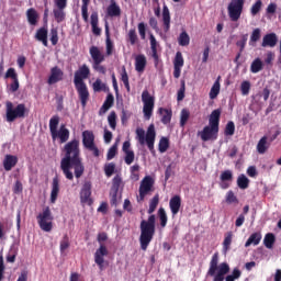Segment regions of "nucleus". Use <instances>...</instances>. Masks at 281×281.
Listing matches in <instances>:
<instances>
[{
	"label": "nucleus",
	"mask_w": 281,
	"mask_h": 281,
	"mask_svg": "<svg viewBox=\"0 0 281 281\" xmlns=\"http://www.w3.org/2000/svg\"><path fill=\"white\" fill-rule=\"evenodd\" d=\"M63 150L65 156L60 161L61 172L68 181H74V172H71V168H74L76 179H80L85 175V165L80 158V140L75 138L68 142Z\"/></svg>",
	"instance_id": "f257e3e1"
},
{
	"label": "nucleus",
	"mask_w": 281,
	"mask_h": 281,
	"mask_svg": "<svg viewBox=\"0 0 281 281\" xmlns=\"http://www.w3.org/2000/svg\"><path fill=\"white\" fill-rule=\"evenodd\" d=\"M227 273H229V265L227 262H222L218 266V252H214L211 258L206 276L213 278V281H235L238 280V278L241 276V272L238 270V268H235L232 274L227 276Z\"/></svg>",
	"instance_id": "f03ea898"
},
{
	"label": "nucleus",
	"mask_w": 281,
	"mask_h": 281,
	"mask_svg": "<svg viewBox=\"0 0 281 281\" xmlns=\"http://www.w3.org/2000/svg\"><path fill=\"white\" fill-rule=\"evenodd\" d=\"M90 74H91V70L89 69V66H87V64H83L75 72V78H74L75 89L79 95V100L83 109L87 108V102H89V98H90L89 88L87 87V83H85V80L89 78Z\"/></svg>",
	"instance_id": "7ed1b4c3"
},
{
	"label": "nucleus",
	"mask_w": 281,
	"mask_h": 281,
	"mask_svg": "<svg viewBox=\"0 0 281 281\" xmlns=\"http://www.w3.org/2000/svg\"><path fill=\"white\" fill-rule=\"evenodd\" d=\"M156 221L157 218L154 214H151L147 220H143L140 222L139 245L143 251H146V249H148V246L150 245V243H153V238H155Z\"/></svg>",
	"instance_id": "20e7f679"
},
{
	"label": "nucleus",
	"mask_w": 281,
	"mask_h": 281,
	"mask_svg": "<svg viewBox=\"0 0 281 281\" xmlns=\"http://www.w3.org/2000/svg\"><path fill=\"white\" fill-rule=\"evenodd\" d=\"M221 124V109L214 110L209 117V125L200 132L202 142H214L218 139V126Z\"/></svg>",
	"instance_id": "39448f33"
},
{
	"label": "nucleus",
	"mask_w": 281,
	"mask_h": 281,
	"mask_svg": "<svg viewBox=\"0 0 281 281\" xmlns=\"http://www.w3.org/2000/svg\"><path fill=\"white\" fill-rule=\"evenodd\" d=\"M58 124H60V116L53 115L49 120V131L53 142H56V139H59L60 144H66V142H69V128L65 124H61L58 130Z\"/></svg>",
	"instance_id": "423d86ee"
},
{
	"label": "nucleus",
	"mask_w": 281,
	"mask_h": 281,
	"mask_svg": "<svg viewBox=\"0 0 281 281\" xmlns=\"http://www.w3.org/2000/svg\"><path fill=\"white\" fill-rule=\"evenodd\" d=\"M27 113H30V110H27L24 103H19L14 108L12 101L5 102V121L10 124L16 122V120H23Z\"/></svg>",
	"instance_id": "0eeeda50"
},
{
	"label": "nucleus",
	"mask_w": 281,
	"mask_h": 281,
	"mask_svg": "<svg viewBox=\"0 0 281 281\" xmlns=\"http://www.w3.org/2000/svg\"><path fill=\"white\" fill-rule=\"evenodd\" d=\"M136 137L140 146L147 144L148 149L150 153H155V137H157V133L155 132V125L150 124L147 128V133L144 128L136 130Z\"/></svg>",
	"instance_id": "6e6552de"
},
{
	"label": "nucleus",
	"mask_w": 281,
	"mask_h": 281,
	"mask_svg": "<svg viewBox=\"0 0 281 281\" xmlns=\"http://www.w3.org/2000/svg\"><path fill=\"white\" fill-rule=\"evenodd\" d=\"M54 215L49 206L43 209L42 213L37 215V223L42 232H52L54 229Z\"/></svg>",
	"instance_id": "1a4fd4ad"
},
{
	"label": "nucleus",
	"mask_w": 281,
	"mask_h": 281,
	"mask_svg": "<svg viewBox=\"0 0 281 281\" xmlns=\"http://www.w3.org/2000/svg\"><path fill=\"white\" fill-rule=\"evenodd\" d=\"M245 8V0H231L227 11H228V16L231 21L236 23L243 15V10Z\"/></svg>",
	"instance_id": "9d476101"
},
{
	"label": "nucleus",
	"mask_w": 281,
	"mask_h": 281,
	"mask_svg": "<svg viewBox=\"0 0 281 281\" xmlns=\"http://www.w3.org/2000/svg\"><path fill=\"white\" fill-rule=\"evenodd\" d=\"M143 113L145 120L153 117V111L155 110V97L150 95L148 90H144L142 93Z\"/></svg>",
	"instance_id": "9b49d317"
},
{
	"label": "nucleus",
	"mask_w": 281,
	"mask_h": 281,
	"mask_svg": "<svg viewBox=\"0 0 281 281\" xmlns=\"http://www.w3.org/2000/svg\"><path fill=\"white\" fill-rule=\"evenodd\" d=\"M153 186H155V180L150 176H146L142 181L138 189L139 200L144 201L149 192H153Z\"/></svg>",
	"instance_id": "f8f14e48"
},
{
	"label": "nucleus",
	"mask_w": 281,
	"mask_h": 281,
	"mask_svg": "<svg viewBox=\"0 0 281 281\" xmlns=\"http://www.w3.org/2000/svg\"><path fill=\"white\" fill-rule=\"evenodd\" d=\"M104 256H109V249H106L104 244H101L94 252V262L98 265L100 271H104Z\"/></svg>",
	"instance_id": "ddd939ff"
},
{
	"label": "nucleus",
	"mask_w": 281,
	"mask_h": 281,
	"mask_svg": "<svg viewBox=\"0 0 281 281\" xmlns=\"http://www.w3.org/2000/svg\"><path fill=\"white\" fill-rule=\"evenodd\" d=\"M64 78H65V72L63 71V69H60V67L58 66H54L50 69V75L47 79V85H56L63 81Z\"/></svg>",
	"instance_id": "4468645a"
},
{
	"label": "nucleus",
	"mask_w": 281,
	"mask_h": 281,
	"mask_svg": "<svg viewBox=\"0 0 281 281\" xmlns=\"http://www.w3.org/2000/svg\"><path fill=\"white\" fill-rule=\"evenodd\" d=\"M80 201L87 205H93V199H91V182L87 181L83 183L80 192Z\"/></svg>",
	"instance_id": "2eb2a0df"
},
{
	"label": "nucleus",
	"mask_w": 281,
	"mask_h": 281,
	"mask_svg": "<svg viewBox=\"0 0 281 281\" xmlns=\"http://www.w3.org/2000/svg\"><path fill=\"white\" fill-rule=\"evenodd\" d=\"M169 207L172 216H177L181 210V195H173L169 201Z\"/></svg>",
	"instance_id": "dca6fc26"
},
{
	"label": "nucleus",
	"mask_w": 281,
	"mask_h": 281,
	"mask_svg": "<svg viewBox=\"0 0 281 281\" xmlns=\"http://www.w3.org/2000/svg\"><path fill=\"white\" fill-rule=\"evenodd\" d=\"M278 45V35L276 33H268L263 36L261 47H276Z\"/></svg>",
	"instance_id": "f3484780"
},
{
	"label": "nucleus",
	"mask_w": 281,
	"mask_h": 281,
	"mask_svg": "<svg viewBox=\"0 0 281 281\" xmlns=\"http://www.w3.org/2000/svg\"><path fill=\"white\" fill-rule=\"evenodd\" d=\"M58 192H60V180L58 179V176H56L53 178L52 182L50 203H56Z\"/></svg>",
	"instance_id": "a211bd4d"
},
{
	"label": "nucleus",
	"mask_w": 281,
	"mask_h": 281,
	"mask_svg": "<svg viewBox=\"0 0 281 281\" xmlns=\"http://www.w3.org/2000/svg\"><path fill=\"white\" fill-rule=\"evenodd\" d=\"M95 144V135L91 131L82 132V145L83 148H89Z\"/></svg>",
	"instance_id": "6ab92c4d"
},
{
	"label": "nucleus",
	"mask_w": 281,
	"mask_h": 281,
	"mask_svg": "<svg viewBox=\"0 0 281 281\" xmlns=\"http://www.w3.org/2000/svg\"><path fill=\"white\" fill-rule=\"evenodd\" d=\"M149 43H150V49H151V58H154V63L156 66L159 65V54L157 53V38H155V35L150 34L149 35Z\"/></svg>",
	"instance_id": "aec40b11"
},
{
	"label": "nucleus",
	"mask_w": 281,
	"mask_h": 281,
	"mask_svg": "<svg viewBox=\"0 0 281 281\" xmlns=\"http://www.w3.org/2000/svg\"><path fill=\"white\" fill-rule=\"evenodd\" d=\"M106 14L112 19L115 16H122V9L117 5L115 0H110V5L106 8Z\"/></svg>",
	"instance_id": "412c9836"
},
{
	"label": "nucleus",
	"mask_w": 281,
	"mask_h": 281,
	"mask_svg": "<svg viewBox=\"0 0 281 281\" xmlns=\"http://www.w3.org/2000/svg\"><path fill=\"white\" fill-rule=\"evenodd\" d=\"M89 52L93 60L92 65H95L98 63H104V54H102L98 46H91Z\"/></svg>",
	"instance_id": "4be33fe9"
},
{
	"label": "nucleus",
	"mask_w": 281,
	"mask_h": 281,
	"mask_svg": "<svg viewBox=\"0 0 281 281\" xmlns=\"http://www.w3.org/2000/svg\"><path fill=\"white\" fill-rule=\"evenodd\" d=\"M16 164H19V158L16 156L7 155L3 160V168L7 172H10Z\"/></svg>",
	"instance_id": "5701e85b"
},
{
	"label": "nucleus",
	"mask_w": 281,
	"mask_h": 281,
	"mask_svg": "<svg viewBox=\"0 0 281 281\" xmlns=\"http://www.w3.org/2000/svg\"><path fill=\"white\" fill-rule=\"evenodd\" d=\"M162 24H164V32H170V9L166 3L162 7Z\"/></svg>",
	"instance_id": "b1692460"
},
{
	"label": "nucleus",
	"mask_w": 281,
	"mask_h": 281,
	"mask_svg": "<svg viewBox=\"0 0 281 281\" xmlns=\"http://www.w3.org/2000/svg\"><path fill=\"white\" fill-rule=\"evenodd\" d=\"M90 19H91L90 23L92 27V34H94V36H100L102 34V29L98 26V23H99L98 12H93Z\"/></svg>",
	"instance_id": "393cba45"
},
{
	"label": "nucleus",
	"mask_w": 281,
	"mask_h": 281,
	"mask_svg": "<svg viewBox=\"0 0 281 281\" xmlns=\"http://www.w3.org/2000/svg\"><path fill=\"white\" fill-rule=\"evenodd\" d=\"M26 19L30 25H37L38 24V12L34 8H30L26 11Z\"/></svg>",
	"instance_id": "a878e982"
},
{
	"label": "nucleus",
	"mask_w": 281,
	"mask_h": 281,
	"mask_svg": "<svg viewBox=\"0 0 281 281\" xmlns=\"http://www.w3.org/2000/svg\"><path fill=\"white\" fill-rule=\"evenodd\" d=\"M146 56L145 55H137L135 58V70L138 74H143L144 69H146Z\"/></svg>",
	"instance_id": "bb28decb"
},
{
	"label": "nucleus",
	"mask_w": 281,
	"mask_h": 281,
	"mask_svg": "<svg viewBox=\"0 0 281 281\" xmlns=\"http://www.w3.org/2000/svg\"><path fill=\"white\" fill-rule=\"evenodd\" d=\"M221 93V76L217 77L210 91V99L216 100Z\"/></svg>",
	"instance_id": "cd10ccee"
},
{
	"label": "nucleus",
	"mask_w": 281,
	"mask_h": 281,
	"mask_svg": "<svg viewBox=\"0 0 281 281\" xmlns=\"http://www.w3.org/2000/svg\"><path fill=\"white\" fill-rule=\"evenodd\" d=\"M35 38H36V41H40L44 45V47H47L48 46L47 29H45V26L38 29L35 34Z\"/></svg>",
	"instance_id": "c85d7f7f"
},
{
	"label": "nucleus",
	"mask_w": 281,
	"mask_h": 281,
	"mask_svg": "<svg viewBox=\"0 0 281 281\" xmlns=\"http://www.w3.org/2000/svg\"><path fill=\"white\" fill-rule=\"evenodd\" d=\"M268 137L267 136H262L260 138V140L257 144V153H259V155H265V153H267V150H269V142H268Z\"/></svg>",
	"instance_id": "c756f323"
},
{
	"label": "nucleus",
	"mask_w": 281,
	"mask_h": 281,
	"mask_svg": "<svg viewBox=\"0 0 281 281\" xmlns=\"http://www.w3.org/2000/svg\"><path fill=\"white\" fill-rule=\"evenodd\" d=\"M113 102H115V98L113 94H108L105 101L103 102L102 106L100 108V115L106 113L111 106H113Z\"/></svg>",
	"instance_id": "7c9ffc66"
},
{
	"label": "nucleus",
	"mask_w": 281,
	"mask_h": 281,
	"mask_svg": "<svg viewBox=\"0 0 281 281\" xmlns=\"http://www.w3.org/2000/svg\"><path fill=\"white\" fill-rule=\"evenodd\" d=\"M159 113L161 114V123L162 124H170L171 120H172V111L168 110L166 108H160Z\"/></svg>",
	"instance_id": "2f4dec72"
},
{
	"label": "nucleus",
	"mask_w": 281,
	"mask_h": 281,
	"mask_svg": "<svg viewBox=\"0 0 281 281\" xmlns=\"http://www.w3.org/2000/svg\"><path fill=\"white\" fill-rule=\"evenodd\" d=\"M260 240H262V235L260 233H252L247 239L245 247H251V245H260Z\"/></svg>",
	"instance_id": "473e14b6"
},
{
	"label": "nucleus",
	"mask_w": 281,
	"mask_h": 281,
	"mask_svg": "<svg viewBox=\"0 0 281 281\" xmlns=\"http://www.w3.org/2000/svg\"><path fill=\"white\" fill-rule=\"evenodd\" d=\"M105 35H106V40H105L106 56H112L114 45H113V41H111V35L109 33V25H105Z\"/></svg>",
	"instance_id": "72a5a7b5"
},
{
	"label": "nucleus",
	"mask_w": 281,
	"mask_h": 281,
	"mask_svg": "<svg viewBox=\"0 0 281 281\" xmlns=\"http://www.w3.org/2000/svg\"><path fill=\"white\" fill-rule=\"evenodd\" d=\"M233 238H234V233L232 231L227 232L224 235L223 251H225V254H227V250L231 249Z\"/></svg>",
	"instance_id": "f704fd0d"
},
{
	"label": "nucleus",
	"mask_w": 281,
	"mask_h": 281,
	"mask_svg": "<svg viewBox=\"0 0 281 281\" xmlns=\"http://www.w3.org/2000/svg\"><path fill=\"white\" fill-rule=\"evenodd\" d=\"M53 14L56 23H63L65 21L67 13H65V8H57L53 10Z\"/></svg>",
	"instance_id": "c9c22d12"
},
{
	"label": "nucleus",
	"mask_w": 281,
	"mask_h": 281,
	"mask_svg": "<svg viewBox=\"0 0 281 281\" xmlns=\"http://www.w3.org/2000/svg\"><path fill=\"white\" fill-rule=\"evenodd\" d=\"M263 245L267 249H273V245H276V235L273 233L266 234Z\"/></svg>",
	"instance_id": "e433bc0d"
},
{
	"label": "nucleus",
	"mask_w": 281,
	"mask_h": 281,
	"mask_svg": "<svg viewBox=\"0 0 281 281\" xmlns=\"http://www.w3.org/2000/svg\"><path fill=\"white\" fill-rule=\"evenodd\" d=\"M263 67H265V64H262V60L260 58H256L250 65V71L251 74H258L262 71Z\"/></svg>",
	"instance_id": "4c0bfd02"
},
{
	"label": "nucleus",
	"mask_w": 281,
	"mask_h": 281,
	"mask_svg": "<svg viewBox=\"0 0 281 281\" xmlns=\"http://www.w3.org/2000/svg\"><path fill=\"white\" fill-rule=\"evenodd\" d=\"M81 16L83 21L87 23L89 21V4L91 3V0H81Z\"/></svg>",
	"instance_id": "58836bf2"
},
{
	"label": "nucleus",
	"mask_w": 281,
	"mask_h": 281,
	"mask_svg": "<svg viewBox=\"0 0 281 281\" xmlns=\"http://www.w3.org/2000/svg\"><path fill=\"white\" fill-rule=\"evenodd\" d=\"M237 186L240 190H247L249 188V178L245 175H239L237 178Z\"/></svg>",
	"instance_id": "ea45409f"
},
{
	"label": "nucleus",
	"mask_w": 281,
	"mask_h": 281,
	"mask_svg": "<svg viewBox=\"0 0 281 281\" xmlns=\"http://www.w3.org/2000/svg\"><path fill=\"white\" fill-rule=\"evenodd\" d=\"M121 80L127 92H131V83L128 82V72H126V66L122 67L121 70Z\"/></svg>",
	"instance_id": "a19ab883"
},
{
	"label": "nucleus",
	"mask_w": 281,
	"mask_h": 281,
	"mask_svg": "<svg viewBox=\"0 0 281 281\" xmlns=\"http://www.w3.org/2000/svg\"><path fill=\"white\" fill-rule=\"evenodd\" d=\"M178 43L181 47H188V45H190V35H188V32L183 31L180 33Z\"/></svg>",
	"instance_id": "79ce46f5"
},
{
	"label": "nucleus",
	"mask_w": 281,
	"mask_h": 281,
	"mask_svg": "<svg viewBox=\"0 0 281 281\" xmlns=\"http://www.w3.org/2000/svg\"><path fill=\"white\" fill-rule=\"evenodd\" d=\"M188 120H190V110L182 109L180 112V126L181 128L186 127V124H188Z\"/></svg>",
	"instance_id": "37998d69"
},
{
	"label": "nucleus",
	"mask_w": 281,
	"mask_h": 281,
	"mask_svg": "<svg viewBox=\"0 0 281 281\" xmlns=\"http://www.w3.org/2000/svg\"><path fill=\"white\" fill-rule=\"evenodd\" d=\"M158 217L160 222V227H166V225H168V215L166 214V210L164 207H160L158 210Z\"/></svg>",
	"instance_id": "c03bdc74"
},
{
	"label": "nucleus",
	"mask_w": 281,
	"mask_h": 281,
	"mask_svg": "<svg viewBox=\"0 0 281 281\" xmlns=\"http://www.w3.org/2000/svg\"><path fill=\"white\" fill-rule=\"evenodd\" d=\"M108 122H109L110 128H112V131H115V128H117V114L115 113V111H112L109 114Z\"/></svg>",
	"instance_id": "a18cd8bd"
},
{
	"label": "nucleus",
	"mask_w": 281,
	"mask_h": 281,
	"mask_svg": "<svg viewBox=\"0 0 281 281\" xmlns=\"http://www.w3.org/2000/svg\"><path fill=\"white\" fill-rule=\"evenodd\" d=\"M157 205H159V193L154 195V198L149 201V209L147 213L153 214L155 210H157Z\"/></svg>",
	"instance_id": "49530a36"
},
{
	"label": "nucleus",
	"mask_w": 281,
	"mask_h": 281,
	"mask_svg": "<svg viewBox=\"0 0 281 281\" xmlns=\"http://www.w3.org/2000/svg\"><path fill=\"white\" fill-rule=\"evenodd\" d=\"M170 148V140L167 137H161L158 144L159 153H166Z\"/></svg>",
	"instance_id": "de8ad7c7"
},
{
	"label": "nucleus",
	"mask_w": 281,
	"mask_h": 281,
	"mask_svg": "<svg viewBox=\"0 0 281 281\" xmlns=\"http://www.w3.org/2000/svg\"><path fill=\"white\" fill-rule=\"evenodd\" d=\"M236 133V125L234 124V121H229L224 130V135L232 136Z\"/></svg>",
	"instance_id": "09e8293b"
},
{
	"label": "nucleus",
	"mask_w": 281,
	"mask_h": 281,
	"mask_svg": "<svg viewBox=\"0 0 281 281\" xmlns=\"http://www.w3.org/2000/svg\"><path fill=\"white\" fill-rule=\"evenodd\" d=\"M261 31L260 29H255L250 35L249 45H256L257 41H260Z\"/></svg>",
	"instance_id": "8fccbe9b"
},
{
	"label": "nucleus",
	"mask_w": 281,
	"mask_h": 281,
	"mask_svg": "<svg viewBox=\"0 0 281 281\" xmlns=\"http://www.w3.org/2000/svg\"><path fill=\"white\" fill-rule=\"evenodd\" d=\"M70 243H69V236L68 235H64L63 239L60 240V252L65 254V251H67V249H69Z\"/></svg>",
	"instance_id": "3c124183"
},
{
	"label": "nucleus",
	"mask_w": 281,
	"mask_h": 281,
	"mask_svg": "<svg viewBox=\"0 0 281 281\" xmlns=\"http://www.w3.org/2000/svg\"><path fill=\"white\" fill-rule=\"evenodd\" d=\"M184 60H183V54L181 52L176 53V57L173 59V67H183Z\"/></svg>",
	"instance_id": "603ef678"
},
{
	"label": "nucleus",
	"mask_w": 281,
	"mask_h": 281,
	"mask_svg": "<svg viewBox=\"0 0 281 281\" xmlns=\"http://www.w3.org/2000/svg\"><path fill=\"white\" fill-rule=\"evenodd\" d=\"M248 36H249L248 34H244V35L241 36V40H239V41L236 42V45H237V47H239V52H240V53L245 52V47H246V45H247Z\"/></svg>",
	"instance_id": "864d4df0"
},
{
	"label": "nucleus",
	"mask_w": 281,
	"mask_h": 281,
	"mask_svg": "<svg viewBox=\"0 0 281 281\" xmlns=\"http://www.w3.org/2000/svg\"><path fill=\"white\" fill-rule=\"evenodd\" d=\"M115 155H117V143L112 145L106 154L108 161H111V159H114Z\"/></svg>",
	"instance_id": "5fc2aeb1"
},
{
	"label": "nucleus",
	"mask_w": 281,
	"mask_h": 281,
	"mask_svg": "<svg viewBox=\"0 0 281 281\" xmlns=\"http://www.w3.org/2000/svg\"><path fill=\"white\" fill-rule=\"evenodd\" d=\"M260 10H262V1L258 0V1H256V3L252 4V7L250 9V14L252 16H256V14H258V12H260Z\"/></svg>",
	"instance_id": "6e6d98bb"
},
{
	"label": "nucleus",
	"mask_w": 281,
	"mask_h": 281,
	"mask_svg": "<svg viewBox=\"0 0 281 281\" xmlns=\"http://www.w3.org/2000/svg\"><path fill=\"white\" fill-rule=\"evenodd\" d=\"M240 91L244 95H249V91H251V82L243 81L240 85Z\"/></svg>",
	"instance_id": "4d7b16f0"
},
{
	"label": "nucleus",
	"mask_w": 281,
	"mask_h": 281,
	"mask_svg": "<svg viewBox=\"0 0 281 281\" xmlns=\"http://www.w3.org/2000/svg\"><path fill=\"white\" fill-rule=\"evenodd\" d=\"M186 98V81H181L180 89L178 90L177 100L178 102H181Z\"/></svg>",
	"instance_id": "13d9d810"
},
{
	"label": "nucleus",
	"mask_w": 281,
	"mask_h": 281,
	"mask_svg": "<svg viewBox=\"0 0 281 281\" xmlns=\"http://www.w3.org/2000/svg\"><path fill=\"white\" fill-rule=\"evenodd\" d=\"M220 179L222 182L232 181L234 179V173H232V170H225L221 173Z\"/></svg>",
	"instance_id": "bf43d9fd"
},
{
	"label": "nucleus",
	"mask_w": 281,
	"mask_h": 281,
	"mask_svg": "<svg viewBox=\"0 0 281 281\" xmlns=\"http://www.w3.org/2000/svg\"><path fill=\"white\" fill-rule=\"evenodd\" d=\"M127 36H128V41H130L131 45H135L137 43V41H138L137 31H135V29H131L128 31Z\"/></svg>",
	"instance_id": "052dcab7"
},
{
	"label": "nucleus",
	"mask_w": 281,
	"mask_h": 281,
	"mask_svg": "<svg viewBox=\"0 0 281 281\" xmlns=\"http://www.w3.org/2000/svg\"><path fill=\"white\" fill-rule=\"evenodd\" d=\"M125 158L124 161L127 166H131V164H133V161H135V151H125Z\"/></svg>",
	"instance_id": "680f3d73"
},
{
	"label": "nucleus",
	"mask_w": 281,
	"mask_h": 281,
	"mask_svg": "<svg viewBox=\"0 0 281 281\" xmlns=\"http://www.w3.org/2000/svg\"><path fill=\"white\" fill-rule=\"evenodd\" d=\"M93 91L95 93H100L104 89V83H102L101 79H97L92 85Z\"/></svg>",
	"instance_id": "e2e57ef3"
},
{
	"label": "nucleus",
	"mask_w": 281,
	"mask_h": 281,
	"mask_svg": "<svg viewBox=\"0 0 281 281\" xmlns=\"http://www.w3.org/2000/svg\"><path fill=\"white\" fill-rule=\"evenodd\" d=\"M226 203H228L229 205L232 203H238V198H236V195L234 194V191H228L226 193Z\"/></svg>",
	"instance_id": "0e129e2a"
},
{
	"label": "nucleus",
	"mask_w": 281,
	"mask_h": 281,
	"mask_svg": "<svg viewBox=\"0 0 281 281\" xmlns=\"http://www.w3.org/2000/svg\"><path fill=\"white\" fill-rule=\"evenodd\" d=\"M104 172H105L106 177H112L113 172H115V164L110 162V164L105 165Z\"/></svg>",
	"instance_id": "69168bd1"
},
{
	"label": "nucleus",
	"mask_w": 281,
	"mask_h": 281,
	"mask_svg": "<svg viewBox=\"0 0 281 281\" xmlns=\"http://www.w3.org/2000/svg\"><path fill=\"white\" fill-rule=\"evenodd\" d=\"M50 43L52 45H58V29L50 30Z\"/></svg>",
	"instance_id": "338daca9"
},
{
	"label": "nucleus",
	"mask_w": 281,
	"mask_h": 281,
	"mask_svg": "<svg viewBox=\"0 0 281 281\" xmlns=\"http://www.w3.org/2000/svg\"><path fill=\"white\" fill-rule=\"evenodd\" d=\"M138 33L142 41H146V24L144 22L138 23Z\"/></svg>",
	"instance_id": "774afa93"
}]
</instances>
